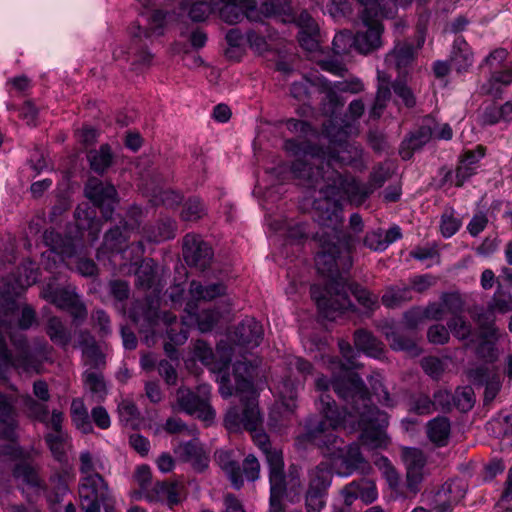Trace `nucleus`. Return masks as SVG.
<instances>
[{
  "label": "nucleus",
  "instance_id": "f257e3e1",
  "mask_svg": "<svg viewBox=\"0 0 512 512\" xmlns=\"http://www.w3.org/2000/svg\"><path fill=\"white\" fill-rule=\"evenodd\" d=\"M320 250L315 257L317 271L328 278L325 290L317 285L310 288L320 315L330 321L354 307L346 293V276L352 267L351 248L354 239L351 235H337L326 231L316 232Z\"/></svg>",
  "mask_w": 512,
  "mask_h": 512
},
{
  "label": "nucleus",
  "instance_id": "f03ea898",
  "mask_svg": "<svg viewBox=\"0 0 512 512\" xmlns=\"http://www.w3.org/2000/svg\"><path fill=\"white\" fill-rule=\"evenodd\" d=\"M356 131V126L344 118L327 119L323 123V135L328 139L327 146L291 138L285 140L284 149L291 155H310L325 163L327 171H329L328 180H333L335 174L340 173L338 169L346 166L355 169L364 167L361 146L348 141V138Z\"/></svg>",
  "mask_w": 512,
  "mask_h": 512
},
{
  "label": "nucleus",
  "instance_id": "7ed1b4c3",
  "mask_svg": "<svg viewBox=\"0 0 512 512\" xmlns=\"http://www.w3.org/2000/svg\"><path fill=\"white\" fill-rule=\"evenodd\" d=\"M331 386L339 399L344 402L339 409L347 417L355 418L362 430L360 439L371 448L386 444L385 429L389 416L372 404L369 391L362 378L353 371H345L331 380Z\"/></svg>",
  "mask_w": 512,
  "mask_h": 512
},
{
  "label": "nucleus",
  "instance_id": "20e7f679",
  "mask_svg": "<svg viewBox=\"0 0 512 512\" xmlns=\"http://www.w3.org/2000/svg\"><path fill=\"white\" fill-rule=\"evenodd\" d=\"M253 366L246 361H237L233 365L234 384L231 377L223 373L219 380V393L223 398L233 394L239 397L242 404L240 413L237 407L230 408L224 418L229 430H238L243 427L250 432H256L262 427L263 418L258 407L257 394L253 383Z\"/></svg>",
  "mask_w": 512,
  "mask_h": 512
},
{
  "label": "nucleus",
  "instance_id": "39448f33",
  "mask_svg": "<svg viewBox=\"0 0 512 512\" xmlns=\"http://www.w3.org/2000/svg\"><path fill=\"white\" fill-rule=\"evenodd\" d=\"M259 444L269 467V505L277 512L281 509V505H284L282 501L284 497L292 503L299 500L303 490L300 468L292 464L288 468V474H285L282 451L273 448L265 434L259 436Z\"/></svg>",
  "mask_w": 512,
  "mask_h": 512
},
{
  "label": "nucleus",
  "instance_id": "423d86ee",
  "mask_svg": "<svg viewBox=\"0 0 512 512\" xmlns=\"http://www.w3.org/2000/svg\"><path fill=\"white\" fill-rule=\"evenodd\" d=\"M318 409L323 419L316 425L308 427L304 438L320 448L323 455L334 460L335 457L343 455L344 444V441L335 434V430L347 420L335 400L327 394L321 396Z\"/></svg>",
  "mask_w": 512,
  "mask_h": 512
},
{
  "label": "nucleus",
  "instance_id": "0eeeda50",
  "mask_svg": "<svg viewBox=\"0 0 512 512\" xmlns=\"http://www.w3.org/2000/svg\"><path fill=\"white\" fill-rule=\"evenodd\" d=\"M314 196L313 219L320 226L318 232L326 231L337 235H350L342 229L343 215L339 188L335 184H324Z\"/></svg>",
  "mask_w": 512,
  "mask_h": 512
},
{
  "label": "nucleus",
  "instance_id": "6e6552de",
  "mask_svg": "<svg viewBox=\"0 0 512 512\" xmlns=\"http://www.w3.org/2000/svg\"><path fill=\"white\" fill-rule=\"evenodd\" d=\"M359 4L363 6L361 19L367 29L353 34L354 49L361 54L367 55L382 46L381 36L384 26L379 19L382 9L377 0Z\"/></svg>",
  "mask_w": 512,
  "mask_h": 512
},
{
  "label": "nucleus",
  "instance_id": "1a4fd4ad",
  "mask_svg": "<svg viewBox=\"0 0 512 512\" xmlns=\"http://www.w3.org/2000/svg\"><path fill=\"white\" fill-rule=\"evenodd\" d=\"M297 158L291 164V173L298 180L299 185L318 191L324 184H331L328 180L329 171L325 163L312 158L310 155H295Z\"/></svg>",
  "mask_w": 512,
  "mask_h": 512
},
{
  "label": "nucleus",
  "instance_id": "9d476101",
  "mask_svg": "<svg viewBox=\"0 0 512 512\" xmlns=\"http://www.w3.org/2000/svg\"><path fill=\"white\" fill-rule=\"evenodd\" d=\"M11 474L17 482V488L28 502H33V500L30 494L26 493V488L32 490L36 496L41 495V491L47 489V483L40 475V466L34 461L30 453L14 463Z\"/></svg>",
  "mask_w": 512,
  "mask_h": 512
},
{
  "label": "nucleus",
  "instance_id": "9b49d317",
  "mask_svg": "<svg viewBox=\"0 0 512 512\" xmlns=\"http://www.w3.org/2000/svg\"><path fill=\"white\" fill-rule=\"evenodd\" d=\"M80 507L84 512H100L101 503L110 494L108 483L101 474L82 476L78 485Z\"/></svg>",
  "mask_w": 512,
  "mask_h": 512
},
{
  "label": "nucleus",
  "instance_id": "f8f14e48",
  "mask_svg": "<svg viewBox=\"0 0 512 512\" xmlns=\"http://www.w3.org/2000/svg\"><path fill=\"white\" fill-rule=\"evenodd\" d=\"M85 195L95 207L100 209L103 218L108 220L112 217L117 203V191L114 185L91 177L86 183Z\"/></svg>",
  "mask_w": 512,
  "mask_h": 512
},
{
  "label": "nucleus",
  "instance_id": "ddd939ff",
  "mask_svg": "<svg viewBox=\"0 0 512 512\" xmlns=\"http://www.w3.org/2000/svg\"><path fill=\"white\" fill-rule=\"evenodd\" d=\"M19 276L14 281L7 278L3 283V295H7L6 308L12 312L18 311L16 297L22 290L36 283L38 279V268L31 261L23 263L19 268Z\"/></svg>",
  "mask_w": 512,
  "mask_h": 512
},
{
  "label": "nucleus",
  "instance_id": "4468645a",
  "mask_svg": "<svg viewBox=\"0 0 512 512\" xmlns=\"http://www.w3.org/2000/svg\"><path fill=\"white\" fill-rule=\"evenodd\" d=\"M182 254L188 266L201 271L206 270L214 258L212 246L200 236L193 234L184 237Z\"/></svg>",
  "mask_w": 512,
  "mask_h": 512
},
{
  "label": "nucleus",
  "instance_id": "2eb2a0df",
  "mask_svg": "<svg viewBox=\"0 0 512 512\" xmlns=\"http://www.w3.org/2000/svg\"><path fill=\"white\" fill-rule=\"evenodd\" d=\"M44 244L49 248L46 252L48 259L53 261V265L65 264L70 267L67 260L76 254V246L71 237L63 236L54 230H46L43 234Z\"/></svg>",
  "mask_w": 512,
  "mask_h": 512
},
{
  "label": "nucleus",
  "instance_id": "dca6fc26",
  "mask_svg": "<svg viewBox=\"0 0 512 512\" xmlns=\"http://www.w3.org/2000/svg\"><path fill=\"white\" fill-rule=\"evenodd\" d=\"M136 228L135 224H130L121 219L118 224L109 228L105 234L102 246L97 250V258L102 254H118L125 252L131 232Z\"/></svg>",
  "mask_w": 512,
  "mask_h": 512
},
{
  "label": "nucleus",
  "instance_id": "f3484780",
  "mask_svg": "<svg viewBox=\"0 0 512 512\" xmlns=\"http://www.w3.org/2000/svg\"><path fill=\"white\" fill-rule=\"evenodd\" d=\"M177 402L180 409L187 414L211 422L215 412L210 406L208 399L186 388H179L177 391Z\"/></svg>",
  "mask_w": 512,
  "mask_h": 512
},
{
  "label": "nucleus",
  "instance_id": "a211bd4d",
  "mask_svg": "<svg viewBox=\"0 0 512 512\" xmlns=\"http://www.w3.org/2000/svg\"><path fill=\"white\" fill-rule=\"evenodd\" d=\"M174 454L179 461L189 463L196 472H204L209 466V456L197 438L180 442L174 448Z\"/></svg>",
  "mask_w": 512,
  "mask_h": 512
},
{
  "label": "nucleus",
  "instance_id": "6ab92c4d",
  "mask_svg": "<svg viewBox=\"0 0 512 512\" xmlns=\"http://www.w3.org/2000/svg\"><path fill=\"white\" fill-rule=\"evenodd\" d=\"M163 315L164 312L159 311L158 303L151 298L135 303L129 313L130 319L140 325V332L153 331L160 320L163 322Z\"/></svg>",
  "mask_w": 512,
  "mask_h": 512
},
{
  "label": "nucleus",
  "instance_id": "aec40b11",
  "mask_svg": "<svg viewBox=\"0 0 512 512\" xmlns=\"http://www.w3.org/2000/svg\"><path fill=\"white\" fill-rule=\"evenodd\" d=\"M163 323L167 326V336L169 341L164 344V351L171 360H178L179 353L177 345H182L188 339L189 328L186 321L177 322L176 316L171 312L163 315Z\"/></svg>",
  "mask_w": 512,
  "mask_h": 512
},
{
  "label": "nucleus",
  "instance_id": "412c9836",
  "mask_svg": "<svg viewBox=\"0 0 512 512\" xmlns=\"http://www.w3.org/2000/svg\"><path fill=\"white\" fill-rule=\"evenodd\" d=\"M432 123L431 117H425L423 123L402 140L399 154L403 160L411 159L414 152L422 149L430 141L433 135Z\"/></svg>",
  "mask_w": 512,
  "mask_h": 512
},
{
  "label": "nucleus",
  "instance_id": "4be33fe9",
  "mask_svg": "<svg viewBox=\"0 0 512 512\" xmlns=\"http://www.w3.org/2000/svg\"><path fill=\"white\" fill-rule=\"evenodd\" d=\"M264 336L263 326L255 318H244L235 328L234 341L245 349L258 347Z\"/></svg>",
  "mask_w": 512,
  "mask_h": 512
},
{
  "label": "nucleus",
  "instance_id": "5701e85b",
  "mask_svg": "<svg viewBox=\"0 0 512 512\" xmlns=\"http://www.w3.org/2000/svg\"><path fill=\"white\" fill-rule=\"evenodd\" d=\"M331 184L337 185L340 193L343 189L349 201L356 206L362 205L372 194V188L367 183L342 173H336Z\"/></svg>",
  "mask_w": 512,
  "mask_h": 512
},
{
  "label": "nucleus",
  "instance_id": "b1692460",
  "mask_svg": "<svg viewBox=\"0 0 512 512\" xmlns=\"http://www.w3.org/2000/svg\"><path fill=\"white\" fill-rule=\"evenodd\" d=\"M149 503H161L170 509L181 502L178 492V484L170 481H157L153 486L146 489L142 495Z\"/></svg>",
  "mask_w": 512,
  "mask_h": 512
},
{
  "label": "nucleus",
  "instance_id": "393cba45",
  "mask_svg": "<svg viewBox=\"0 0 512 512\" xmlns=\"http://www.w3.org/2000/svg\"><path fill=\"white\" fill-rule=\"evenodd\" d=\"M486 148L482 145L475 149L466 150L460 157L455 171V186L462 187L463 184L476 174L479 161L485 156Z\"/></svg>",
  "mask_w": 512,
  "mask_h": 512
},
{
  "label": "nucleus",
  "instance_id": "a878e982",
  "mask_svg": "<svg viewBox=\"0 0 512 512\" xmlns=\"http://www.w3.org/2000/svg\"><path fill=\"white\" fill-rule=\"evenodd\" d=\"M40 296L62 310H66L69 306H72L73 302L78 298L74 288L70 286H59L56 284L54 278L50 279L42 287Z\"/></svg>",
  "mask_w": 512,
  "mask_h": 512
},
{
  "label": "nucleus",
  "instance_id": "bb28decb",
  "mask_svg": "<svg viewBox=\"0 0 512 512\" xmlns=\"http://www.w3.org/2000/svg\"><path fill=\"white\" fill-rule=\"evenodd\" d=\"M214 460L221 470L227 475L232 486L239 490L244 485L241 466L233 450L218 449L214 453Z\"/></svg>",
  "mask_w": 512,
  "mask_h": 512
},
{
  "label": "nucleus",
  "instance_id": "cd10ccee",
  "mask_svg": "<svg viewBox=\"0 0 512 512\" xmlns=\"http://www.w3.org/2000/svg\"><path fill=\"white\" fill-rule=\"evenodd\" d=\"M416 57V48L413 43L397 42L394 48L385 56V64L401 73L412 64Z\"/></svg>",
  "mask_w": 512,
  "mask_h": 512
},
{
  "label": "nucleus",
  "instance_id": "c85d7f7f",
  "mask_svg": "<svg viewBox=\"0 0 512 512\" xmlns=\"http://www.w3.org/2000/svg\"><path fill=\"white\" fill-rule=\"evenodd\" d=\"M342 495L347 505H351L358 498L365 504H370L377 498V489L373 481L362 478L347 484L342 490Z\"/></svg>",
  "mask_w": 512,
  "mask_h": 512
},
{
  "label": "nucleus",
  "instance_id": "c756f323",
  "mask_svg": "<svg viewBox=\"0 0 512 512\" xmlns=\"http://www.w3.org/2000/svg\"><path fill=\"white\" fill-rule=\"evenodd\" d=\"M334 460H341L339 474L342 475H351L355 471L365 472L370 468L357 443L343 447V455L335 457Z\"/></svg>",
  "mask_w": 512,
  "mask_h": 512
},
{
  "label": "nucleus",
  "instance_id": "7c9ffc66",
  "mask_svg": "<svg viewBox=\"0 0 512 512\" xmlns=\"http://www.w3.org/2000/svg\"><path fill=\"white\" fill-rule=\"evenodd\" d=\"M512 83V62L502 66L500 70L491 73L489 80L484 83L480 91L484 95L492 96L493 98L500 99L503 94V86H508Z\"/></svg>",
  "mask_w": 512,
  "mask_h": 512
},
{
  "label": "nucleus",
  "instance_id": "2f4dec72",
  "mask_svg": "<svg viewBox=\"0 0 512 512\" xmlns=\"http://www.w3.org/2000/svg\"><path fill=\"white\" fill-rule=\"evenodd\" d=\"M16 427L14 407L7 395L0 391V439L13 441Z\"/></svg>",
  "mask_w": 512,
  "mask_h": 512
},
{
  "label": "nucleus",
  "instance_id": "473e14b6",
  "mask_svg": "<svg viewBox=\"0 0 512 512\" xmlns=\"http://www.w3.org/2000/svg\"><path fill=\"white\" fill-rule=\"evenodd\" d=\"M260 12L265 17L279 19L284 24L295 20L292 0H265L260 5Z\"/></svg>",
  "mask_w": 512,
  "mask_h": 512
},
{
  "label": "nucleus",
  "instance_id": "72a5a7b5",
  "mask_svg": "<svg viewBox=\"0 0 512 512\" xmlns=\"http://www.w3.org/2000/svg\"><path fill=\"white\" fill-rule=\"evenodd\" d=\"M308 478L307 489L328 495V489L333 478L331 465L328 462H320L308 471Z\"/></svg>",
  "mask_w": 512,
  "mask_h": 512
},
{
  "label": "nucleus",
  "instance_id": "f704fd0d",
  "mask_svg": "<svg viewBox=\"0 0 512 512\" xmlns=\"http://www.w3.org/2000/svg\"><path fill=\"white\" fill-rule=\"evenodd\" d=\"M217 3H211L206 0H180L178 8L181 14L186 13L187 17L195 23L204 22L214 11Z\"/></svg>",
  "mask_w": 512,
  "mask_h": 512
},
{
  "label": "nucleus",
  "instance_id": "c9c22d12",
  "mask_svg": "<svg viewBox=\"0 0 512 512\" xmlns=\"http://www.w3.org/2000/svg\"><path fill=\"white\" fill-rule=\"evenodd\" d=\"M450 64L458 73L467 71L473 64V53L462 36L456 37L453 42Z\"/></svg>",
  "mask_w": 512,
  "mask_h": 512
},
{
  "label": "nucleus",
  "instance_id": "e433bc0d",
  "mask_svg": "<svg viewBox=\"0 0 512 512\" xmlns=\"http://www.w3.org/2000/svg\"><path fill=\"white\" fill-rule=\"evenodd\" d=\"M412 299V288L409 285L402 283L387 287L381 297V302L385 307L395 309L403 306Z\"/></svg>",
  "mask_w": 512,
  "mask_h": 512
},
{
  "label": "nucleus",
  "instance_id": "4c0bfd02",
  "mask_svg": "<svg viewBox=\"0 0 512 512\" xmlns=\"http://www.w3.org/2000/svg\"><path fill=\"white\" fill-rule=\"evenodd\" d=\"M354 344L359 352H364L374 358L381 357L384 351V344L371 332L364 329H358L354 332Z\"/></svg>",
  "mask_w": 512,
  "mask_h": 512
},
{
  "label": "nucleus",
  "instance_id": "58836bf2",
  "mask_svg": "<svg viewBox=\"0 0 512 512\" xmlns=\"http://www.w3.org/2000/svg\"><path fill=\"white\" fill-rule=\"evenodd\" d=\"M185 311L188 313L190 321L195 322L201 332L211 331L219 319V314L214 310L205 309L197 313L195 301H188L185 306Z\"/></svg>",
  "mask_w": 512,
  "mask_h": 512
},
{
  "label": "nucleus",
  "instance_id": "ea45409f",
  "mask_svg": "<svg viewBox=\"0 0 512 512\" xmlns=\"http://www.w3.org/2000/svg\"><path fill=\"white\" fill-rule=\"evenodd\" d=\"M226 286L222 282L202 284L199 281H192L190 283L189 292L192 295V301H211L217 297L226 294Z\"/></svg>",
  "mask_w": 512,
  "mask_h": 512
},
{
  "label": "nucleus",
  "instance_id": "a19ab883",
  "mask_svg": "<svg viewBox=\"0 0 512 512\" xmlns=\"http://www.w3.org/2000/svg\"><path fill=\"white\" fill-rule=\"evenodd\" d=\"M74 217L79 230H88L89 234L93 236V239L98 237L99 221L96 218L94 208L89 207L87 204L79 205L74 212Z\"/></svg>",
  "mask_w": 512,
  "mask_h": 512
},
{
  "label": "nucleus",
  "instance_id": "79ce46f5",
  "mask_svg": "<svg viewBox=\"0 0 512 512\" xmlns=\"http://www.w3.org/2000/svg\"><path fill=\"white\" fill-rule=\"evenodd\" d=\"M450 429L449 419L444 416H438L428 422L427 435L431 442L442 447L447 445Z\"/></svg>",
  "mask_w": 512,
  "mask_h": 512
},
{
  "label": "nucleus",
  "instance_id": "37998d69",
  "mask_svg": "<svg viewBox=\"0 0 512 512\" xmlns=\"http://www.w3.org/2000/svg\"><path fill=\"white\" fill-rule=\"evenodd\" d=\"M49 482L52 485L51 489L47 487L46 491H41V494L45 496L49 504H60L69 491L66 478L63 474L56 472L49 477Z\"/></svg>",
  "mask_w": 512,
  "mask_h": 512
},
{
  "label": "nucleus",
  "instance_id": "c03bdc74",
  "mask_svg": "<svg viewBox=\"0 0 512 512\" xmlns=\"http://www.w3.org/2000/svg\"><path fill=\"white\" fill-rule=\"evenodd\" d=\"M46 333L54 344L62 348H66L72 339L70 330L56 316L48 319Z\"/></svg>",
  "mask_w": 512,
  "mask_h": 512
},
{
  "label": "nucleus",
  "instance_id": "a18cd8bd",
  "mask_svg": "<svg viewBox=\"0 0 512 512\" xmlns=\"http://www.w3.org/2000/svg\"><path fill=\"white\" fill-rule=\"evenodd\" d=\"M71 420L75 427L84 434L93 431L87 408L81 398H74L70 407Z\"/></svg>",
  "mask_w": 512,
  "mask_h": 512
},
{
  "label": "nucleus",
  "instance_id": "49530a36",
  "mask_svg": "<svg viewBox=\"0 0 512 512\" xmlns=\"http://www.w3.org/2000/svg\"><path fill=\"white\" fill-rule=\"evenodd\" d=\"M87 158L91 170L98 174H103L112 163L111 148L108 144H103L99 150L89 151Z\"/></svg>",
  "mask_w": 512,
  "mask_h": 512
},
{
  "label": "nucleus",
  "instance_id": "de8ad7c7",
  "mask_svg": "<svg viewBox=\"0 0 512 512\" xmlns=\"http://www.w3.org/2000/svg\"><path fill=\"white\" fill-rule=\"evenodd\" d=\"M349 292L366 309L374 310L378 307V297L376 295L356 282H349L346 278V293L348 297Z\"/></svg>",
  "mask_w": 512,
  "mask_h": 512
},
{
  "label": "nucleus",
  "instance_id": "09e8293b",
  "mask_svg": "<svg viewBox=\"0 0 512 512\" xmlns=\"http://www.w3.org/2000/svg\"><path fill=\"white\" fill-rule=\"evenodd\" d=\"M156 268L153 259L143 260L135 272L137 285L146 290L152 288L156 281Z\"/></svg>",
  "mask_w": 512,
  "mask_h": 512
},
{
  "label": "nucleus",
  "instance_id": "8fccbe9b",
  "mask_svg": "<svg viewBox=\"0 0 512 512\" xmlns=\"http://www.w3.org/2000/svg\"><path fill=\"white\" fill-rule=\"evenodd\" d=\"M150 242L160 243L175 237V223L170 219H163L146 230Z\"/></svg>",
  "mask_w": 512,
  "mask_h": 512
},
{
  "label": "nucleus",
  "instance_id": "3c124183",
  "mask_svg": "<svg viewBox=\"0 0 512 512\" xmlns=\"http://www.w3.org/2000/svg\"><path fill=\"white\" fill-rule=\"evenodd\" d=\"M109 294L115 300V306L123 314L126 309V301L130 297V286L129 283L122 279H114L108 282Z\"/></svg>",
  "mask_w": 512,
  "mask_h": 512
},
{
  "label": "nucleus",
  "instance_id": "603ef678",
  "mask_svg": "<svg viewBox=\"0 0 512 512\" xmlns=\"http://www.w3.org/2000/svg\"><path fill=\"white\" fill-rule=\"evenodd\" d=\"M85 387L99 399H104L107 395L106 382L101 371L86 370L82 374Z\"/></svg>",
  "mask_w": 512,
  "mask_h": 512
},
{
  "label": "nucleus",
  "instance_id": "864d4df0",
  "mask_svg": "<svg viewBox=\"0 0 512 512\" xmlns=\"http://www.w3.org/2000/svg\"><path fill=\"white\" fill-rule=\"evenodd\" d=\"M219 2L224 4L220 8V11H219L220 18L224 22H226L230 25H233V24L239 23L244 18L245 13L241 9V7H239L236 4V1H219ZM255 12H256L255 6H253V8L251 10L247 11V13H246L247 18L250 19L251 18L250 15H252V13H255Z\"/></svg>",
  "mask_w": 512,
  "mask_h": 512
},
{
  "label": "nucleus",
  "instance_id": "5fc2aeb1",
  "mask_svg": "<svg viewBox=\"0 0 512 512\" xmlns=\"http://www.w3.org/2000/svg\"><path fill=\"white\" fill-rule=\"evenodd\" d=\"M487 305L488 309L495 313L506 314L512 312V294L505 291L502 285L498 283L497 289Z\"/></svg>",
  "mask_w": 512,
  "mask_h": 512
},
{
  "label": "nucleus",
  "instance_id": "6e6d98bb",
  "mask_svg": "<svg viewBox=\"0 0 512 512\" xmlns=\"http://www.w3.org/2000/svg\"><path fill=\"white\" fill-rule=\"evenodd\" d=\"M132 39L130 50L136 58L135 63L142 66H150L152 63L153 55L147 50V46L143 43L144 37L140 33L130 31Z\"/></svg>",
  "mask_w": 512,
  "mask_h": 512
},
{
  "label": "nucleus",
  "instance_id": "4d7b16f0",
  "mask_svg": "<svg viewBox=\"0 0 512 512\" xmlns=\"http://www.w3.org/2000/svg\"><path fill=\"white\" fill-rule=\"evenodd\" d=\"M67 439V434H45L44 436L45 443L57 462L62 463L67 460L65 450Z\"/></svg>",
  "mask_w": 512,
  "mask_h": 512
},
{
  "label": "nucleus",
  "instance_id": "13d9d810",
  "mask_svg": "<svg viewBox=\"0 0 512 512\" xmlns=\"http://www.w3.org/2000/svg\"><path fill=\"white\" fill-rule=\"evenodd\" d=\"M165 14L161 10H156L150 17V26L142 28L139 25H133L130 31L140 33L144 39H149L152 35H162L165 23Z\"/></svg>",
  "mask_w": 512,
  "mask_h": 512
},
{
  "label": "nucleus",
  "instance_id": "bf43d9fd",
  "mask_svg": "<svg viewBox=\"0 0 512 512\" xmlns=\"http://www.w3.org/2000/svg\"><path fill=\"white\" fill-rule=\"evenodd\" d=\"M206 215V207L198 197H190L185 201L181 211L184 221H197Z\"/></svg>",
  "mask_w": 512,
  "mask_h": 512
},
{
  "label": "nucleus",
  "instance_id": "052dcab7",
  "mask_svg": "<svg viewBox=\"0 0 512 512\" xmlns=\"http://www.w3.org/2000/svg\"><path fill=\"white\" fill-rule=\"evenodd\" d=\"M84 365L91 371H101L106 367V358L98 345L86 348L83 352Z\"/></svg>",
  "mask_w": 512,
  "mask_h": 512
},
{
  "label": "nucleus",
  "instance_id": "680f3d73",
  "mask_svg": "<svg viewBox=\"0 0 512 512\" xmlns=\"http://www.w3.org/2000/svg\"><path fill=\"white\" fill-rule=\"evenodd\" d=\"M447 327L459 340H468L473 335L471 324L462 315L452 317L447 322Z\"/></svg>",
  "mask_w": 512,
  "mask_h": 512
},
{
  "label": "nucleus",
  "instance_id": "e2e57ef3",
  "mask_svg": "<svg viewBox=\"0 0 512 512\" xmlns=\"http://www.w3.org/2000/svg\"><path fill=\"white\" fill-rule=\"evenodd\" d=\"M452 400L456 408L461 412H467L471 410L475 404L474 390L470 386H466L461 390H456Z\"/></svg>",
  "mask_w": 512,
  "mask_h": 512
},
{
  "label": "nucleus",
  "instance_id": "0e129e2a",
  "mask_svg": "<svg viewBox=\"0 0 512 512\" xmlns=\"http://www.w3.org/2000/svg\"><path fill=\"white\" fill-rule=\"evenodd\" d=\"M402 456L406 470H424L426 457L420 449L405 448Z\"/></svg>",
  "mask_w": 512,
  "mask_h": 512
},
{
  "label": "nucleus",
  "instance_id": "69168bd1",
  "mask_svg": "<svg viewBox=\"0 0 512 512\" xmlns=\"http://www.w3.org/2000/svg\"><path fill=\"white\" fill-rule=\"evenodd\" d=\"M494 311H490L488 308L485 312L479 313L477 316V322L480 329L482 330L478 337L483 338H496L497 329L495 327Z\"/></svg>",
  "mask_w": 512,
  "mask_h": 512
},
{
  "label": "nucleus",
  "instance_id": "338daca9",
  "mask_svg": "<svg viewBox=\"0 0 512 512\" xmlns=\"http://www.w3.org/2000/svg\"><path fill=\"white\" fill-rule=\"evenodd\" d=\"M319 38H320L319 27H315L314 30H312V29L311 30H308V29L299 30L298 36H297L300 46L309 52H315L319 49V42H320Z\"/></svg>",
  "mask_w": 512,
  "mask_h": 512
},
{
  "label": "nucleus",
  "instance_id": "774afa93",
  "mask_svg": "<svg viewBox=\"0 0 512 512\" xmlns=\"http://www.w3.org/2000/svg\"><path fill=\"white\" fill-rule=\"evenodd\" d=\"M392 88L397 97H399L403 104L411 109L417 104L416 96L413 90L401 79H396L392 83Z\"/></svg>",
  "mask_w": 512,
  "mask_h": 512
}]
</instances>
